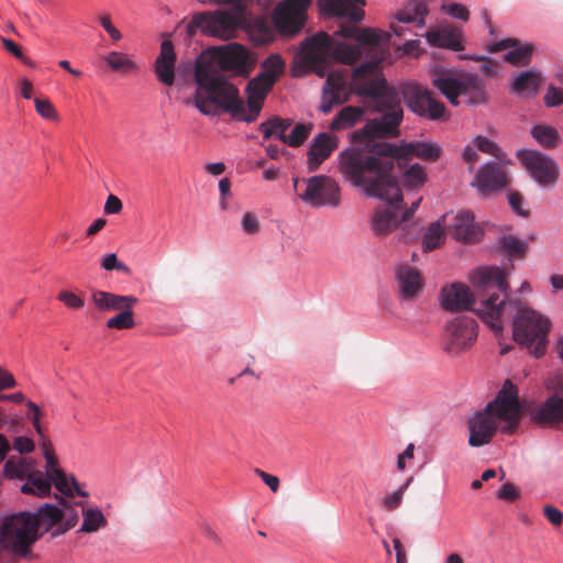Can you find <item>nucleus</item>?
<instances>
[{"mask_svg": "<svg viewBox=\"0 0 563 563\" xmlns=\"http://www.w3.org/2000/svg\"><path fill=\"white\" fill-rule=\"evenodd\" d=\"M208 55V58L201 57L196 64L195 106L206 115L214 114L213 107L231 115L242 114L244 102L239 96V89L222 73L247 77L255 60L243 45L235 42L212 47Z\"/></svg>", "mask_w": 563, "mask_h": 563, "instance_id": "2", "label": "nucleus"}, {"mask_svg": "<svg viewBox=\"0 0 563 563\" xmlns=\"http://www.w3.org/2000/svg\"><path fill=\"white\" fill-rule=\"evenodd\" d=\"M395 148L396 151L391 153L394 166H396V162L400 166L401 161L409 159L413 156L424 161L434 162L441 155V148L438 145L424 142H404L401 145L395 144Z\"/></svg>", "mask_w": 563, "mask_h": 563, "instance_id": "17", "label": "nucleus"}, {"mask_svg": "<svg viewBox=\"0 0 563 563\" xmlns=\"http://www.w3.org/2000/svg\"><path fill=\"white\" fill-rule=\"evenodd\" d=\"M100 24L106 30V32L110 35V37L118 42L122 38L121 32L112 24L111 18L109 14L100 15L99 18Z\"/></svg>", "mask_w": 563, "mask_h": 563, "instance_id": "53", "label": "nucleus"}, {"mask_svg": "<svg viewBox=\"0 0 563 563\" xmlns=\"http://www.w3.org/2000/svg\"><path fill=\"white\" fill-rule=\"evenodd\" d=\"M335 147V139L331 137L328 133L318 134L308 152L309 169L316 170L331 155Z\"/></svg>", "mask_w": 563, "mask_h": 563, "instance_id": "25", "label": "nucleus"}, {"mask_svg": "<svg viewBox=\"0 0 563 563\" xmlns=\"http://www.w3.org/2000/svg\"><path fill=\"white\" fill-rule=\"evenodd\" d=\"M101 267L106 271H120L129 273V267L120 262L114 253L107 254L101 262Z\"/></svg>", "mask_w": 563, "mask_h": 563, "instance_id": "47", "label": "nucleus"}, {"mask_svg": "<svg viewBox=\"0 0 563 563\" xmlns=\"http://www.w3.org/2000/svg\"><path fill=\"white\" fill-rule=\"evenodd\" d=\"M107 519L102 511L98 508L82 509V525L81 532L92 533L97 532L100 528L107 526Z\"/></svg>", "mask_w": 563, "mask_h": 563, "instance_id": "33", "label": "nucleus"}, {"mask_svg": "<svg viewBox=\"0 0 563 563\" xmlns=\"http://www.w3.org/2000/svg\"><path fill=\"white\" fill-rule=\"evenodd\" d=\"M255 474L271 488L272 492L276 493L279 489V478L275 475L268 474L260 468H255Z\"/></svg>", "mask_w": 563, "mask_h": 563, "instance_id": "58", "label": "nucleus"}, {"mask_svg": "<svg viewBox=\"0 0 563 563\" xmlns=\"http://www.w3.org/2000/svg\"><path fill=\"white\" fill-rule=\"evenodd\" d=\"M543 514L545 518L554 526H561L563 522V512L551 505H548L543 508Z\"/></svg>", "mask_w": 563, "mask_h": 563, "instance_id": "57", "label": "nucleus"}, {"mask_svg": "<svg viewBox=\"0 0 563 563\" xmlns=\"http://www.w3.org/2000/svg\"><path fill=\"white\" fill-rule=\"evenodd\" d=\"M426 37L428 43L432 46L444 47L455 52L464 49L462 33L456 27L445 26L433 29L427 32Z\"/></svg>", "mask_w": 563, "mask_h": 563, "instance_id": "24", "label": "nucleus"}, {"mask_svg": "<svg viewBox=\"0 0 563 563\" xmlns=\"http://www.w3.org/2000/svg\"><path fill=\"white\" fill-rule=\"evenodd\" d=\"M26 407H27L26 418L32 422L36 433L38 435H42L43 428L40 422V419L43 416L42 410L35 402H33L31 400L26 401Z\"/></svg>", "mask_w": 563, "mask_h": 563, "instance_id": "44", "label": "nucleus"}, {"mask_svg": "<svg viewBox=\"0 0 563 563\" xmlns=\"http://www.w3.org/2000/svg\"><path fill=\"white\" fill-rule=\"evenodd\" d=\"M543 100L544 103L550 108L563 104V89L550 85L543 97Z\"/></svg>", "mask_w": 563, "mask_h": 563, "instance_id": "46", "label": "nucleus"}, {"mask_svg": "<svg viewBox=\"0 0 563 563\" xmlns=\"http://www.w3.org/2000/svg\"><path fill=\"white\" fill-rule=\"evenodd\" d=\"M104 59L110 68L115 71L130 73L136 69L135 63L123 53L111 52Z\"/></svg>", "mask_w": 563, "mask_h": 563, "instance_id": "37", "label": "nucleus"}, {"mask_svg": "<svg viewBox=\"0 0 563 563\" xmlns=\"http://www.w3.org/2000/svg\"><path fill=\"white\" fill-rule=\"evenodd\" d=\"M176 53L170 40H164L161 44V52L155 60V74L157 79L170 87L175 82Z\"/></svg>", "mask_w": 563, "mask_h": 563, "instance_id": "22", "label": "nucleus"}, {"mask_svg": "<svg viewBox=\"0 0 563 563\" xmlns=\"http://www.w3.org/2000/svg\"><path fill=\"white\" fill-rule=\"evenodd\" d=\"M19 85H20V91H21L22 97L25 98V99H31L32 96H33V85H32V82L29 79H26V78H22L19 81Z\"/></svg>", "mask_w": 563, "mask_h": 563, "instance_id": "63", "label": "nucleus"}, {"mask_svg": "<svg viewBox=\"0 0 563 563\" xmlns=\"http://www.w3.org/2000/svg\"><path fill=\"white\" fill-rule=\"evenodd\" d=\"M497 497L506 501H515L520 497V490L516 485L508 482L499 488Z\"/></svg>", "mask_w": 563, "mask_h": 563, "instance_id": "48", "label": "nucleus"}, {"mask_svg": "<svg viewBox=\"0 0 563 563\" xmlns=\"http://www.w3.org/2000/svg\"><path fill=\"white\" fill-rule=\"evenodd\" d=\"M52 484H54L56 489L65 496H73L75 493L81 497L88 496L86 492L79 488L78 483L74 477H71L70 481L67 478L64 471L52 477Z\"/></svg>", "mask_w": 563, "mask_h": 563, "instance_id": "36", "label": "nucleus"}, {"mask_svg": "<svg viewBox=\"0 0 563 563\" xmlns=\"http://www.w3.org/2000/svg\"><path fill=\"white\" fill-rule=\"evenodd\" d=\"M445 9L446 13L455 19L462 21H467L470 19L468 9L461 3H451L448 7H445Z\"/></svg>", "mask_w": 563, "mask_h": 563, "instance_id": "55", "label": "nucleus"}, {"mask_svg": "<svg viewBox=\"0 0 563 563\" xmlns=\"http://www.w3.org/2000/svg\"><path fill=\"white\" fill-rule=\"evenodd\" d=\"M365 0H317L322 15L346 18L333 35L319 32L303 41V64L319 77L327 76L320 111L329 113L349 101L352 93L368 97L382 114L355 130L353 146L340 155L339 170L365 195L385 201L401 199L391 153L395 144L377 141L399 136L404 111L398 91L388 86L379 64L390 57V33L375 27H358L364 19Z\"/></svg>", "mask_w": 563, "mask_h": 563, "instance_id": "1", "label": "nucleus"}, {"mask_svg": "<svg viewBox=\"0 0 563 563\" xmlns=\"http://www.w3.org/2000/svg\"><path fill=\"white\" fill-rule=\"evenodd\" d=\"M34 106L36 112L45 120L59 121V114L54 104L48 99L35 98Z\"/></svg>", "mask_w": 563, "mask_h": 563, "instance_id": "42", "label": "nucleus"}, {"mask_svg": "<svg viewBox=\"0 0 563 563\" xmlns=\"http://www.w3.org/2000/svg\"><path fill=\"white\" fill-rule=\"evenodd\" d=\"M121 210H122L121 200L117 196L110 195L107 198V201L104 203V212L107 214H117V213L121 212Z\"/></svg>", "mask_w": 563, "mask_h": 563, "instance_id": "59", "label": "nucleus"}, {"mask_svg": "<svg viewBox=\"0 0 563 563\" xmlns=\"http://www.w3.org/2000/svg\"><path fill=\"white\" fill-rule=\"evenodd\" d=\"M431 82L453 106L461 103L460 97L470 106L487 101L485 82L477 74L437 70Z\"/></svg>", "mask_w": 563, "mask_h": 563, "instance_id": "6", "label": "nucleus"}, {"mask_svg": "<svg viewBox=\"0 0 563 563\" xmlns=\"http://www.w3.org/2000/svg\"><path fill=\"white\" fill-rule=\"evenodd\" d=\"M534 140L545 148H555L560 143V134L556 129L549 125H536L531 130Z\"/></svg>", "mask_w": 563, "mask_h": 563, "instance_id": "34", "label": "nucleus"}, {"mask_svg": "<svg viewBox=\"0 0 563 563\" xmlns=\"http://www.w3.org/2000/svg\"><path fill=\"white\" fill-rule=\"evenodd\" d=\"M522 410L518 387L510 379L505 380L496 398L468 420V444L473 448L488 444L497 432L498 421L505 422L504 433H514Z\"/></svg>", "mask_w": 563, "mask_h": 563, "instance_id": "4", "label": "nucleus"}, {"mask_svg": "<svg viewBox=\"0 0 563 563\" xmlns=\"http://www.w3.org/2000/svg\"><path fill=\"white\" fill-rule=\"evenodd\" d=\"M499 245L510 256L522 257L527 251L526 242L514 235H504L499 241Z\"/></svg>", "mask_w": 563, "mask_h": 563, "instance_id": "38", "label": "nucleus"}, {"mask_svg": "<svg viewBox=\"0 0 563 563\" xmlns=\"http://www.w3.org/2000/svg\"><path fill=\"white\" fill-rule=\"evenodd\" d=\"M35 471V460L32 457L10 456L2 468V474L8 479H24Z\"/></svg>", "mask_w": 563, "mask_h": 563, "instance_id": "27", "label": "nucleus"}, {"mask_svg": "<svg viewBox=\"0 0 563 563\" xmlns=\"http://www.w3.org/2000/svg\"><path fill=\"white\" fill-rule=\"evenodd\" d=\"M365 111L361 107L346 106L340 110L330 124L332 131L347 130L360 122Z\"/></svg>", "mask_w": 563, "mask_h": 563, "instance_id": "32", "label": "nucleus"}, {"mask_svg": "<svg viewBox=\"0 0 563 563\" xmlns=\"http://www.w3.org/2000/svg\"><path fill=\"white\" fill-rule=\"evenodd\" d=\"M475 217L470 211H461L454 217L451 225L452 234L459 241L465 243L478 242L481 239V230L475 224Z\"/></svg>", "mask_w": 563, "mask_h": 563, "instance_id": "23", "label": "nucleus"}, {"mask_svg": "<svg viewBox=\"0 0 563 563\" xmlns=\"http://www.w3.org/2000/svg\"><path fill=\"white\" fill-rule=\"evenodd\" d=\"M396 280L399 296L405 300H412L422 291L423 280L419 271L408 264L397 266Z\"/></svg>", "mask_w": 563, "mask_h": 563, "instance_id": "18", "label": "nucleus"}, {"mask_svg": "<svg viewBox=\"0 0 563 563\" xmlns=\"http://www.w3.org/2000/svg\"><path fill=\"white\" fill-rule=\"evenodd\" d=\"M426 180V172L423 167L418 163L411 165L404 174V184L410 188L422 186Z\"/></svg>", "mask_w": 563, "mask_h": 563, "instance_id": "40", "label": "nucleus"}, {"mask_svg": "<svg viewBox=\"0 0 563 563\" xmlns=\"http://www.w3.org/2000/svg\"><path fill=\"white\" fill-rule=\"evenodd\" d=\"M508 201L511 209L521 217H528L529 210L522 208L523 197L518 191H512L508 195Z\"/></svg>", "mask_w": 563, "mask_h": 563, "instance_id": "50", "label": "nucleus"}, {"mask_svg": "<svg viewBox=\"0 0 563 563\" xmlns=\"http://www.w3.org/2000/svg\"><path fill=\"white\" fill-rule=\"evenodd\" d=\"M506 48L511 49L505 54V60L516 67H525L530 64L536 47L531 43L520 44L516 38H506L494 44L492 51L498 52Z\"/></svg>", "mask_w": 563, "mask_h": 563, "instance_id": "21", "label": "nucleus"}, {"mask_svg": "<svg viewBox=\"0 0 563 563\" xmlns=\"http://www.w3.org/2000/svg\"><path fill=\"white\" fill-rule=\"evenodd\" d=\"M550 325L547 317L520 306L514 317V340L534 357H541L547 351Z\"/></svg>", "mask_w": 563, "mask_h": 563, "instance_id": "7", "label": "nucleus"}, {"mask_svg": "<svg viewBox=\"0 0 563 563\" xmlns=\"http://www.w3.org/2000/svg\"><path fill=\"white\" fill-rule=\"evenodd\" d=\"M542 82V75L534 69L522 71L518 74L511 84V92L521 95L528 92L537 95L539 87Z\"/></svg>", "mask_w": 563, "mask_h": 563, "instance_id": "29", "label": "nucleus"}, {"mask_svg": "<svg viewBox=\"0 0 563 563\" xmlns=\"http://www.w3.org/2000/svg\"><path fill=\"white\" fill-rule=\"evenodd\" d=\"M52 489V478L46 476L42 471L36 470L29 476L21 486V492L25 495H34L45 497L49 495Z\"/></svg>", "mask_w": 563, "mask_h": 563, "instance_id": "30", "label": "nucleus"}, {"mask_svg": "<svg viewBox=\"0 0 563 563\" xmlns=\"http://www.w3.org/2000/svg\"><path fill=\"white\" fill-rule=\"evenodd\" d=\"M58 300L71 309H80L84 307V300L76 294L63 290L58 294Z\"/></svg>", "mask_w": 563, "mask_h": 563, "instance_id": "49", "label": "nucleus"}, {"mask_svg": "<svg viewBox=\"0 0 563 563\" xmlns=\"http://www.w3.org/2000/svg\"><path fill=\"white\" fill-rule=\"evenodd\" d=\"M472 284L475 295L470 287L453 283L444 286L440 294V302L445 311L471 310L475 312L495 333L504 329V318L508 307L509 284L505 269L490 266L474 272Z\"/></svg>", "mask_w": 563, "mask_h": 563, "instance_id": "3", "label": "nucleus"}, {"mask_svg": "<svg viewBox=\"0 0 563 563\" xmlns=\"http://www.w3.org/2000/svg\"><path fill=\"white\" fill-rule=\"evenodd\" d=\"M272 19L280 34L290 36L300 32L305 25L306 16L282 2L274 10Z\"/></svg>", "mask_w": 563, "mask_h": 563, "instance_id": "20", "label": "nucleus"}, {"mask_svg": "<svg viewBox=\"0 0 563 563\" xmlns=\"http://www.w3.org/2000/svg\"><path fill=\"white\" fill-rule=\"evenodd\" d=\"M13 449L20 454L31 453L35 449L33 440L27 437H16L13 441Z\"/></svg>", "mask_w": 563, "mask_h": 563, "instance_id": "54", "label": "nucleus"}, {"mask_svg": "<svg viewBox=\"0 0 563 563\" xmlns=\"http://www.w3.org/2000/svg\"><path fill=\"white\" fill-rule=\"evenodd\" d=\"M33 518L36 521V531L43 529V532H46L53 528L57 529L64 519V511L55 505L44 504L33 514Z\"/></svg>", "mask_w": 563, "mask_h": 563, "instance_id": "28", "label": "nucleus"}, {"mask_svg": "<svg viewBox=\"0 0 563 563\" xmlns=\"http://www.w3.org/2000/svg\"><path fill=\"white\" fill-rule=\"evenodd\" d=\"M243 231L247 234H255L260 231V222L255 214L246 212L242 219Z\"/></svg>", "mask_w": 563, "mask_h": 563, "instance_id": "52", "label": "nucleus"}, {"mask_svg": "<svg viewBox=\"0 0 563 563\" xmlns=\"http://www.w3.org/2000/svg\"><path fill=\"white\" fill-rule=\"evenodd\" d=\"M517 157L540 186H553L558 181L559 166L550 156L538 151L520 150Z\"/></svg>", "mask_w": 563, "mask_h": 563, "instance_id": "14", "label": "nucleus"}, {"mask_svg": "<svg viewBox=\"0 0 563 563\" xmlns=\"http://www.w3.org/2000/svg\"><path fill=\"white\" fill-rule=\"evenodd\" d=\"M91 300L99 311H119L108 319L107 328L125 330L135 327L133 307L139 302L136 297L95 290L91 294Z\"/></svg>", "mask_w": 563, "mask_h": 563, "instance_id": "11", "label": "nucleus"}, {"mask_svg": "<svg viewBox=\"0 0 563 563\" xmlns=\"http://www.w3.org/2000/svg\"><path fill=\"white\" fill-rule=\"evenodd\" d=\"M1 42L7 52L12 54L14 57L23 60L25 64L30 65V62L23 55L22 48L15 42L5 37H1Z\"/></svg>", "mask_w": 563, "mask_h": 563, "instance_id": "56", "label": "nucleus"}, {"mask_svg": "<svg viewBox=\"0 0 563 563\" xmlns=\"http://www.w3.org/2000/svg\"><path fill=\"white\" fill-rule=\"evenodd\" d=\"M474 144L478 151L493 155L500 161L505 156V153L501 151V148L495 142L490 141L486 136H476L474 139Z\"/></svg>", "mask_w": 563, "mask_h": 563, "instance_id": "41", "label": "nucleus"}, {"mask_svg": "<svg viewBox=\"0 0 563 563\" xmlns=\"http://www.w3.org/2000/svg\"><path fill=\"white\" fill-rule=\"evenodd\" d=\"M292 125V120L274 115L271 119L262 122L258 130L262 132L264 140L277 137L283 143L287 137V130Z\"/></svg>", "mask_w": 563, "mask_h": 563, "instance_id": "31", "label": "nucleus"}, {"mask_svg": "<svg viewBox=\"0 0 563 563\" xmlns=\"http://www.w3.org/2000/svg\"><path fill=\"white\" fill-rule=\"evenodd\" d=\"M386 202L388 206L376 209L371 220L372 230L379 236L387 235L397 228L400 222L398 211L404 208L402 198L393 203Z\"/></svg>", "mask_w": 563, "mask_h": 563, "instance_id": "19", "label": "nucleus"}, {"mask_svg": "<svg viewBox=\"0 0 563 563\" xmlns=\"http://www.w3.org/2000/svg\"><path fill=\"white\" fill-rule=\"evenodd\" d=\"M45 461H46V472L44 473L46 476H48L49 478L54 477L57 475V473H60L63 472V470H60L59 467H57V459L55 456V454H49V455H46L44 456Z\"/></svg>", "mask_w": 563, "mask_h": 563, "instance_id": "61", "label": "nucleus"}, {"mask_svg": "<svg viewBox=\"0 0 563 563\" xmlns=\"http://www.w3.org/2000/svg\"><path fill=\"white\" fill-rule=\"evenodd\" d=\"M428 13L429 9L423 0H408L395 18L399 23H416L417 26H424Z\"/></svg>", "mask_w": 563, "mask_h": 563, "instance_id": "26", "label": "nucleus"}, {"mask_svg": "<svg viewBox=\"0 0 563 563\" xmlns=\"http://www.w3.org/2000/svg\"><path fill=\"white\" fill-rule=\"evenodd\" d=\"M531 420L538 424L563 423V396L552 395L543 404L527 409Z\"/></svg>", "mask_w": 563, "mask_h": 563, "instance_id": "16", "label": "nucleus"}, {"mask_svg": "<svg viewBox=\"0 0 563 563\" xmlns=\"http://www.w3.org/2000/svg\"><path fill=\"white\" fill-rule=\"evenodd\" d=\"M476 321L467 316H460L446 325L444 351L451 355H459L473 345L477 338Z\"/></svg>", "mask_w": 563, "mask_h": 563, "instance_id": "13", "label": "nucleus"}, {"mask_svg": "<svg viewBox=\"0 0 563 563\" xmlns=\"http://www.w3.org/2000/svg\"><path fill=\"white\" fill-rule=\"evenodd\" d=\"M263 71L251 79L246 86L247 111L240 115H233L247 123L254 122L261 113L264 100L278 77L284 73L285 63L278 55H271L263 63Z\"/></svg>", "mask_w": 563, "mask_h": 563, "instance_id": "8", "label": "nucleus"}, {"mask_svg": "<svg viewBox=\"0 0 563 563\" xmlns=\"http://www.w3.org/2000/svg\"><path fill=\"white\" fill-rule=\"evenodd\" d=\"M232 10H219L214 13H203L196 18L195 23L208 35L222 40L233 38L239 29L246 22V5L243 0L230 3Z\"/></svg>", "mask_w": 563, "mask_h": 563, "instance_id": "9", "label": "nucleus"}, {"mask_svg": "<svg viewBox=\"0 0 563 563\" xmlns=\"http://www.w3.org/2000/svg\"><path fill=\"white\" fill-rule=\"evenodd\" d=\"M106 223H107V221L103 218H99V219L95 220L90 224V227L87 229L86 235L92 236V235L97 234L99 231H101L104 228Z\"/></svg>", "mask_w": 563, "mask_h": 563, "instance_id": "64", "label": "nucleus"}, {"mask_svg": "<svg viewBox=\"0 0 563 563\" xmlns=\"http://www.w3.org/2000/svg\"><path fill=\"white\" fill-rule=\"evenodd\" d=\"M33 512L21 511L7 517L0 528V563H15L26 556L41 537Z\"/></svg>", "mask_w": 563, "mask_h": 563, "instance_id": "5", "label": "nucleus"}, {"mask_svg": "<svg viewBox=\"0 0 563 563\" xmlns=\"http://www.w3.org/2000/svg\"><path fill=\"white\" fill-rule=\"evenodd\" d=\"M78 521V515L73 509L64 511V519L56 530L52 532V536H59L76 526Z\"/></svg>", "mask_w": 563, "mask_h": 563, "instance_id": "45", "label": "nucleus"}, {"mask_svg": "<svg viewBox=\"0 0 563 563\" xmlns=\"http://www.w3.org/2000/svg\"><path fill=\"white\" fill-rule=\"evenodd\" d=\"M16 380L7 369L0 367V391L15 387Z\"/></svg>", "mask_w": 563, "mask_h": 563, "instance_id": "60", "label": "nucleus"}, {"mask_svg": "<svg viewBox=\"0 0 563 563\" xmlns=\"http://www.w3.org/2000/svg\"><path fill=\"white\" fill-rule=\"evenodd\" d=\"M508 185V177L505 168L497 163L483 165L474 183L482 196H488L505 188Z\"/></svg>", "mask_w": 563, "mask_h": 563, "instance_id": "15", "label": "nucleus"}, {"mask_svg": "<svg viewBox=\"0 0 563 563\" xmlns=\"http://www.w3.org/2000/svg\"><path fill=\"white\" fill-rule=\"evenodd\" d=\"M444 241V231L440 221L431 223L422 239L423 252H430L439 247Z\"/></svg>", "mask_w": 563, "mask_h": 563, "instance_id": "35", "label": "nucleus"}, {"mask_svg": "<svg viewBox=\"0 0 563 563\" xmlns=\"http://www.w3.org/2000/svg\"><path fill=\"white\" fill-rule=\"evenodd\" d=\"M411 481H412V478H409L397 490H395L394 493H391L389 495H386L383 498L382 504H383V507L387 511H393L400 506L402 498H404V494H405L406 489L408 488Z\"/></svg>", "mask_w": 563, "mask_h": 563, "instance_id": "43", "label": "nucleus"}, {"mask_svg": "<svg viewBox=\"0 0 563 563\" xmlns=\"http://www.w3.org/2000/svg\"><path fill=\"white\" fill-rule=\"evenodd\" d=\"M402 95L413 113L430 120L446 118L445 104L435 99L429 89L418 84H407L402 88Z\"/></svg>", "mask_w": 563, "mask_h": 563, "instance_id": "12", "label": "nucleus"}, {"mask_svg": "<svg viewBox=\"0 0 563 563\" xmlns=\"http://www.w3.org/2000/svg\"><path fill=\"white\" fill-rule=\"evenodd\" d=\"M312 0H284L288 7H291L292 10L298 11L300 14L306 16V10L310 5Z\"/></svg>", "mask_w": 563, "mask_h": 563, "instance_id": "62", "label": "nucleus"}, {"mask_svg": "<svg viewBox=\"0 0 563 563\" xmlns=\"http://www.w3.org/2000/svg\"><path fill=\"white\" fill-rule=\"evenodd\" d=\"M312 124L298 123L295 125L290 134H287L285 144L291 147H298L305 143L312 131Z\"/></svg>", "mask_w": 563, "mask_h": 563, "instance_id": "39", "label": "nucleus"}, {"mask_svg": "<svg viewBox=\"0 0 563 563\" xmlns=\"http://www.w3.org/2000/svg\"><path fill=\"white\" fill-rule=\"evenodd\" d=\"M545 387L548 390L552 391L553 395L563 396V374L555 373L549 376L545 380Z\"/></svg>", "mask_w": 563, "mask_h": 563, "instance_id": "51", "label": "nucleus"}, {"mask_svg": "<svg viewBox=\"0 0 563 563\" xmlns=\"http://www.w3.org/2000/svg\"><path fill=\"white\" fill-rule=\"evenodd\" d=\"M294 187L298 197L313 208H336L341 202L339 184L329 176L317 175L308 179H294Z\"/></svg>", "mask_w": 563, "mask_h": 563, "instance_id": "10", "label": "nucleus"}]
</instances>
